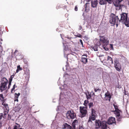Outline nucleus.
I'll return each instance as SVG.
<instances>
[{
  "label": "nucleus",
  "instance_id": "obj_31",
  "mask_svg": "<svg viewBox=\"0 0 129 129\" xmlns=\"http://www.w3.org/2000/svg\"><path fill=\"white\" fill-rule=\"evenodd\" d=\"M20 94L19 93L18 94L15 93V98H18L19 96L20 95Z\"/></svg>",
  "mask_w": 129,
  "mask_h": 129
},
{
  "label": "nucleus",
  "instance_id": "obj_46",
  "mask_svg": "<svg viewBox=\"0 0 129 129\" xmlns=\"http://www.w3.org/2000/svg\"><path fill=\"white\" fill-rule=\"evenodd\" d=\"M14 75H11L10 77V78H12V79H13V78L14 77Z\"/></svg>",
  "mask_w": 129,
  "mask_h": 129
},
{
  "label": "nucleus",
  "instance_id": "obj_35",
  "mask_svg": "<svg viewBox=\"0 0 129 129\" xmlns=\"http://www.w3.org/2000/svg\"><path fill=\"white\" fill-rule=\"evenodd\" d=\"M11 82H9L8 86V89H9L10 88V86L11 85Z\"/></svg>",
  "mask_w": 129,
  "mask_h": 129
},
{
  "label": "nucleus",
  "instance_id": "obj_18",
  "mask_svg": "<svg viewBox=\"0 0 129 129\" xmlns=\"http://www.w3.org/2000/svg\"><path fill=\"white\" fill-rule=\"evenodd\" d=\"M90 47L94 51H97L98 50V45H95L94 46H91Z\"/></svg>",
  "mask_w": 129,
  "mask_h": 129
},
{
  "label": "nucleus",
  "instance_id": "obj_21",
  "mask_svg": "<svg viewBox=\"0 0 129 129\" xmlns=\"http://www.w3.org/2000/svg\"><path fill=\"white\" fill-rule=\"evenodd\" d=\"M5 99H4L3 95L2 94H0V102H2L3 101H5Z\"/></svg>",
  "mask_w": 129,
  "mask_h": 129
},
{
  "label": "nucleus",
  "instance_id": "obj_6",
  "mask_svg": "<svg viewBox=\"0 0 129 129\" xmlns=\"http://www.w3.org/2000/svg\"><path fill=\"white\" fill-rule=\"evenodd\" d=\"M87 107L80 106L79 110L82 117L85 116L87 113Z\"/></svg>",
  "mask_w": 129,
  "mask_h": 129
},
{
  "label": "nucleus",
  "instance_id": "obj_41",
  "mask_svg": "<svg viewBox=\"0 0 129 129\" xmlns=\"http://www.w3.org/2000/svg\"><path fill=\"white\" fill-rule=\"evenodd\" d=\"M14 101H17V102H18V98H15V100H14Z\"/></svg>",
  "mask_w": 129,
  "mask_h": 129
},
{
  "label": "nucleus",
  "instance_id": "obj_22",
  "mask_svg": "<svg viewBox=\"0 0 129 129\" xmlns=\"http://www.w3.org/2000/svg\"><path fill=\"white\" fill-rule=\"evenodd\" d=\"M90 3H86L85 5V10H89Z\"/></svg>",
  "mask_w": 129,
  "mask_h": 129
},
{
  "label": "nucleus",
  "instance_id": "obj_15",
  "mask_svg": "<svg viewBox=\"0 0 129 129\" xmlns=\"http://www.w3.org/2000/svg\"><path fill=\"white\" fill-rule=\"evenodd\" d=\"M64 128L66 129H72V127L67 123L63 124Z\"/></svg>",
  "mask_w": 129,
  "mask_h": 129
},
{
  "label": "nucleus",
  "instance_id": "obj_47",
  "mask_svg": "<svg viewBox=\"0 0 129 129\" xmlns=\"http://www.w3.org/2000/svg\"><path fill=\"white\" fill-rule=\"evenodd\" d=\"M124 94L125 95L127 94L126 93V92L125 91V90H124Z\"/></svg>",
  "mask_w": 129,
  "mask_h": 129
},
{
  "label": "nucleus",
  "instance_id": "obj_29",
  "mask_svg": "<svg viewBox=\"0 0 129 129\" xmlns=\"http://www.w3.org/2000/svg\"><path fill=\"white\" fill-rule=\"evenodd\" d=\"M117 118L118 121H120L121 120L122 116L120 115L119 116H117Z\"/></svg>",
  "mask_w": 129,
  "mask_h": 129
},
{
  "label": "nucleus",
  "instance_id": "obj_27",
  "mask_svg": "<svg viewBox=\"0 0 129 129\" xmlns=\"http://www.w3.org/2000/svg\"><path fill=\"white\" fill-rule=\"evenodd\" d=\"M89 101L88 100H85L84 101V103L83 104L84 105V107H87V104L89 103Z\"/></svg>",
  "mask_w": 129,
  "mask_h": 129
},
{
  "label": "nucleus",
  "instance_id": "obj_8",
  "mask_svg": "<svg viewBox=\"0 0 129 129\" xmlns=\"http://www.w3.org/2000/svg\"><path fill=\"white\" fill-rule=\"evenodd\" d=\"M114 66L116 69L117 71L120 72L121 69V66L120 63H119V61L115 59L114 61Z\"/></svg>",
  "mask_w": 129,
  "mask_h": 129
},
{
  "label": "nucleus",
  "instance_id": "obj_34",
  "mask_svg": "<svg viewBox=\"0 0 129 129\" xmlns=\"http://www.w3.org/2000/svg\"><path fill=\"white\" fill-rule=\"evenodd\" d=\"M15 84H14L13 86V87L11 89V92L12 93H13V91L14 90V89H15Z\"/></svg>",
  "mask_w": 129,
  "mask_h": 129
},
{
  "label": "nucleus",
  "instance_id": "obj_26",
  "mask_svg": "<svg viewBox=\"0 0 129 129\" xmlns=\"http://www.w3.org/2000/svg\"><path fill=\"white\" fill-rule=\"evenodd\" d=\"M107 60H109L111 61V63L113 64V63L112 58L109 56H108L107 57Z\"/></svg>",
  "mask_w": 129,
  "mask_h": 129
},
{
  "label": "nucleus",
  "instance_id": "obj_33",
  "mask_svg": "<svg viewBox=\"0 0 129 129\" xmlns=\"http://www.w3.org/2000/svg\"><path fill=\"white\" fill-rule=\"evenodd\" d=\"M113 106L114 107L115 109V110H119L118 109V107L117 106L115 105V104H113Z\"/></svg>",
  "mask_w": 129,
  "mask_h": 129
},
{
  "label": "nucleus",
  "instance_id": "obj_49",
  "mask_svg": "<svg viewBox=\"0 0 129 129\" xmlns=\"http://www.w3.org/2000/svg\"><path fill=\"white\" fill-rule=\"evenodd\" d=\"M81 35H80L78 36V37H81Z\"/></svg>",
  "mask_w": 129,
  "mask_h": 129
},
{
  "label": "nucleus",
  "instance_id": "obj_43",
  "mask_svg": "<svg viewBox=\"0 0 129 129\" xmlns=\"http://www.w3.org/2000/svg\"><path fill=\"white\" fill-rule=\"evenodd\" d=\"M82 27L81 26V25L79 26V29L81 30L82 29Z\"/></svg>",
  "mask_w": 129,
  "mask_h": 129
},
{
  "label": "nucleus",
  "instance_id": "obj_24",
  "mask_svg": "<svg viewBox=\"0 0 129 129\" xmlns=\"http://www.w3.org/2000/svg\"><path fill=\"white\" fill-rule=\"evenodd\" d=\"M16 123L17 124V125L14 126V128H13V129H18V128H19L20 127V125L17 123ZM18 129H24L22 128H19Z\"/></svg>",
  "mask_w": 129,
  "mask_h": 129
},
{
  "label": "nucleus",
  "instance_id": "obj_30",
  "mask_svg": "<svg viewBox=\"0 0 129 129\" xmlns=\"http://www.w3.org/2000/svg\"><path fill=\"white\" fill-rule=\"evenodd\" d=\"M88 106L89 108H90L91 107H92L93 106V104L92 102H90L88 104Z\"/></svg>",
  "mask_w": 129,
  "mask_h": 129
},
{
  "label": "nucleus",
  "instance_id": "obj_7",
  "mask_svg": "<svg viewBox=\"0 0 129 129\" xmlns=\"http://www.w3.org/2000/svg\"><path fill=\"white\" fill-rule=\"evenodd\" d=\"M67 118L70 119H74L76 117V114L74 113L73 111L70 110L68 111L66 114Z\"/></svg>",
  "mask_w": 129,
  "mask_h": 129
},
{
  "label": "nucleus",
  "instance_id": "obj_48",
  "mask_svg": "<svg viewBox=\"0 0 129 129\" xmlns=\"http://www.w3.org/2000/svg\"><path fill=\"white\" fill-rule=\"evenodd\" d=\"M16 56H17L16 58H17L18 59H20L19 58V57H18V56L17 55Z\"/></svg>",
  "mask_w": 129,
  "mask_h": 129
},
{
  "label": "nucleus",
  "instance_id": "obj_28",
  "mask_svg": "<svg viewBox=\"0 0 129 129\" xmlns=\"http://www.w3.org/2000/svg\"><path fill=\"white\" fill-rule=\"evenodd\" d=\"M105 96L109 97V101H110V99L111 97V96L110 95V93H105Z\"/></svg>",
  "mask_w": 129,
  "mask_h": 129
},
{
  "label": "nucleus",
  "instance_id": "obj_23",
  "mask_svg": "<svg viewBox=\"0 0 129 129\" xmlns=\"http://www.w3.org/2000/svg\"><path fill=\"white\" fill-rule=\"evenodd\" d=\"M121 111L119 110H117L114 111L115 114L117 116H119L120 115V112Z\"/></svg>",
  "mask_w": 129,
  "mask_h": 129
},
{
  "label": "nucleus",
  "instance_id": "obj_42",
  "mask_svg": "<svg viewBox=\"0 0 129 129\" xmlns=\"http://www.w3.org/2000/svg\"><path fill=\"white\" fill-rule=\"evenodd\" d=\"M80 43H81V44L82 45H83V42H82V40H81L80 39Z\"/></svg>",
  "mask_w": 129,
  "mask_h": 129
},
{
  "label": "nucleus",
  "instance_id": "obj_38",
  "mask_svg": "<svg viewBox=\"0 0 129 129\" xmlns=\"http://www.w3.org/2000/svg\"><path fill=\"white\" fill-rule=\"evenodd\" d=\"M75 10L76 11H77L78 10V7L76 6L75 7Z\"/></svg>",
  "mask_w": 129,
  "mask_h": 129
},
{
  "label": "nucleus",
  "instance_id": "obj_20",
  "mask_svg": "<svg viewBox=\"0 0 129 129\" xmlns=\"http://www.w3.org/2000/svg\"><path fill=\"white\" fill-rule=\"evenodd\" d=\"M9 110H4V118L6 119V115L8 114V113L9 112Z\"/></svg>",
  "mask_w": 129,
  "mask_h": 129
},
{
  "label": "nucleus",
  "instance_id": "obj_13",
  "mask_svg": "<svg viewBox=\"0 0 129 129\" xmlns=\"http://www.w3.org/2000/svg\"><path fill=\"white\" fill-rule=\"evenodd\" d=\"M85 94L86 95V98L87 100L91 99V95H94V93L93 92H91L89 93L88 91L86 92L85 93Z\"/></svg>",
  "mask_w": 129,
  "mask_h": 129
},
{
  "label": "nucleus",
  "instance_id": "obj_16",
  "mask_svg": "<svg viewBox=\"0 0 129 129\" xmlns=\"http://www.w3.org/2000/svg\"><path fill=\"white\" fill-rule=\"evenodd\" d=\"M78 123V121L77 120H75L72 123V129H75V125Z\"/></svg>",
  "mask_w": 129,
  "mask_h": 129
},
{
  "label": "nucleus",
  "instance_id": "obj_9",
  "mask_svg": "<svg viewBox=\"0 0 129 129\" xmlns=\"http://www.w3.org/2000/svg\"><path fill=\"white\" fill-rule=\"evenodd\" d=\"M107 123L108 124H116V120L115 118L113 117H110L108 120Z\"/></svg>",
  "mask_w": 129,
  "mask_h": 129
},
{
  "label": "nucleus",
  "instance_id": "obj_25",
  "mask_svg": "<svg viewBox=\"0 0 129 129\" xmlns=\"http://www.w3.org/2000/svg\"><path fill=\"white\" fill-rule=\"evenodd\" d=\"M17 69L16 71V73H18L19 71H21L22 69V68L20 67V65L18 66H17Z\"/></svg>",
  "mask_w": 129,
  "mask_h": 129
},
{
  "label": "nucleus",
  "instance_id": "obj_19",
  "mask_svg": "<svg viewBox=\"0 0 129 129\" xmlns=\"http://www.w3.org/2000/svg\"><path fill=\"white\" fill-rule=\"evenodd\" d=\"M23 68L25 74L26 75H29V71L28 69L27 68Z\"/></svg>",
  "mask_w": 129,
  "mask_h": 129
},
{
  "label": "nucleus",
  "instance_id": "obj_40",
  "mask_svg": "<svg viewBox=\"0 0 129 129\" xmlns=\"http://www.w3.org/2000/svg\"><path fill=\"white\" fill-rule=\"evenodd\" d=\"M104 46H103V47H104V48L105 49V50H108V48H106V47H104Z\"/></svg>",
  "mask_w": 129,
  "mask_h": 129
},
{
  "label": "nucleus",
  "instance_id": "obj_2",
  "mask_svg": "<svg viewBox=\"0 0 129 129\" xmlns=\"http://www.w3.org/2000/svg\"><path fill=\"white\" fill-rule=\"evenodd\" d=\"M107 121L96 120L95 121V128L98 129L101 127L102 129H107Z\"/></svg>",
  "mask_w": 129,
  "mask_h": 129
},
{
  "label": "nucleus",
  "instance_id": "obj_5",
  "mask_svg": "<svg viewBox=\"0 0 129 129\" xmlns=\"http://www.w3.org/2000/svg\"><path fill=\"white\" fill-rule=\"evenodd\" d=\"M91 116L89 117L88 122H91L92 120H95L96 116L95 110L92 108L91 109Z\"/></svg>",
  "mask_w": 129,
  "mask_h": 129
},
{
  "label": "nucleus",
  "instance_id": "obj_12",
  "mask_svg": "<svg viewBox=\"0 0 129 129\" xmlns=\"http://www.w3.org/2000/svg\"><path fill=\"white\" fill-rule=\"evenodd\" d=\"M87 54H85L82 56L81 61L84 63L86 64L87 62Z\"/></svg>",
  "mask_w": 129,
  "mask_h": 129
},
{
  "label": "nucleus",
  "instance_id": "obj_45",
  "mask_svg": "<svg viewBox=\"0 0 129 129\" xmlns=\"http://www.w3.org/2000/svg\"><path fill=\"white\" fill-rule=\"evenodd\" d=\"M18 52V51L17 50H15V52L14 53L15 54V55H16V52Z\"/></svg>",
  "mask_w": 129,
  "mask_h": 129
},
{
  "label": "nucleus",
  "instance_id": "obj_44",
  "mask_svg": "<svg viewBox=\"0 0 129 129\" xmlns=\"http://www.w3.org/2000/svg\"><path fill=\"white\" fill-rule=\"evenodd\" d=\"M79 129H85L83 127L81 126L79 127Z\"/></svg>",
  "mask_w": 129,
  "mask_h": 129
},
{
  "label": "nucleus",
  "instance_id": "obj_3",
  "mask_svg": "<svg viewBox=\"0 0 129 129\" xmlns=\"http://www.w3.org/2000/svg\"><path fill=\"white\" fill-rule=\"evenodd\" d=\"M2 82L0 84V91L3 92L7 88V85L8 81L6 78L4 77L2 79Z\"/></svg>",
  "mask_w": 129,
  "mask_h": 129
},
{
  "label": "nucleus",
  "instance_id": "obj_51",
  "mask_svg": "<svg viewBox=\"0 0 129 129\" xmlns=\"http://www.w3.org/2000/svg\"><path fill=\"white\" fill-rule=\"evenodd\" d=\"M111 47H113V46H111Z\"/></svg>",
  "mask_w": 129,
  "mask_h": 129
},
{
  "label": "nucleus",
  "instance_id": "obj_1",
  "mask_svg": "<svg viewBox=\"0 0 129 129\" xmlns=\"http://www.w3.org/2000/svg\"><path fill=\"white\" fill-rule=\"evenodd\" d=\"M121 18L119 20L117 16L113 14L110 18L109 22L111 24H115L116 23V27H117L120 22L124 24L127 27H129V18H128L127 14L125 13L120 14Z\"/></svg>",
  "mask_w": 129,
  "mask_h": 129
},
{
  "label": "nucleus",
  "instance_id": "obj_32",
  "mask_svg": "<svg viewBox=\"0 0 129 129\" xmlns=\"http://www.w3.org/2000/svg\"><path fill=\"white\" fill-rule=\"evenodd\" d=\"M94 89L95 92H96L97 91H101V90L99 89L98 87L97 88H94Z\"/></svg>",
  "mask_w": 129,
  "mask_h": 129
},
{
  "label": "nucleus",
  "instance_id": "obj_4",
  "mask_svg": "<svg viewBox=\"0 0 129 129\" xmlns=\"http://www.w3.org/2000/svg\"><path fill=\"white\" fill-rule=\"evenodd\" d=\"M100 41L99 46H100L101 45L103 46L107 45L108 44L109 42V41L106 39V38L104 36H100Z\"/></svg>",
  "mask_w": 129,
  "mask_h": 129
},
{
  "label": "nucleus",
  "instance_id": "obj_10",
  "mask_svg": "<svg viewBox=\"0 0 129 129\" xmlns=\"http://www.w3.org/2000/svg\"><path fill=\"white\" fill-rule=\"evenodd\" d=\"M122 1L118 0H113V3L116 7H119V9H121V4H120V3Z\"/></svg>",
  "mask_w": 129,
  "mask_h": 129
},
{
  "label": "nucleus",
  "instance_id": "obj_37",
  "mask_svg": "<svg viewBox=\"0 0 129 129\" xmlns=\"http://www.w3.org/2000/svg\"><path fill=\"white\" fill-rule=\"evenodd\" d=\"M3 114L2 113V115L0 116V123H2V122L1 121V120L2 119V118L3 116Z\"/></svg>",
  "mask_w": 129,
  "mask_h": 129
},
{
  "label": "nucleus",
  "instance_id": "obj_14",
  "mask_svg": "<svg viewBox=\"0 0 129 129\" xmlns=\"http://www.w3.org/2000/svg\"><path fill=\"white\" fill-rule=\"evenodd\" d=\"M99 3L101 5H104L106 4L107 2L109 3H111L112 0H100Z\"/></svg>",
  "mask_w": 129,
  "mask_h": 129
},
{
  "label": "nucleus",
  "instance_id": "obj_36",
  "mask_svg": "<svg viewBox=\"0 0 129 129\" xmlns=\"http://www.w3.org/2000/svg\"><path fill=\"white\" fill-rule=\"evenodd\" d=\"M11 116L9 114L8 115L7 117V119L8 120H10L11 119Z\"/></svg>",
  "mask_w": 129,
  "mask_h": 129
},
{
  "label": "nucleus",
  "instance_id": "obj_11",
  "mask_svg": "<svg viewBox=\"0 0 129 129\" xmlns=\"http://www.w3.org/2000/svg\"><path fill=\"white\" fill-rule=\"evenodd\" d=\"M87 2H89L91 0H85ZM91 7L92 8L96 7L98 4V0H91Z\"/></svg>",
  "mask_w": 129,
  "mask_h": 129
},
{
  "label": "nucleus",
  "instance_id": "obj_17",
  "mask_svg": "<svg viewBox=\"0 0 129 129\" xmlns=\"http://www.w3.org/2000/svg\"><path fill=\"white\" fill-rule=\"evenodd\" d=\"M5 101H3L2 102V105L6 109V110H9V109L8 104L5 103Z\"/></svg>",
  "mask_w": 129,
  "mask_h": 129
},
{
  "label": "nucleus",
  "instance_id": "obj_50",
  "mask_svg": "<svg viewBox=\"0 0 129 129\" xmlns=\"http://www.w3.org/2000/svg\"><path fill=\"white\" fill-rule=\"evenodd\" d=\"M1 125H2V123H0V127H1Z\"/></svg>",
  "mask_w": 129,
  "mask_h": 129
},
{
  "label": "nucleus",
  "instance_id": "obj_39",
  "mask_svg": "<svg viewBox=\"0 0 129 129\" xmlns=\"http://www.w3.org/2000/svg\"><path fill=\"white\" fill-rule=\"evenodd\" d=\"M12 78H9V82H12Z\"/></svg>",
  "mask_w": 129,
  "mask_h": 129
}]
</instances>
